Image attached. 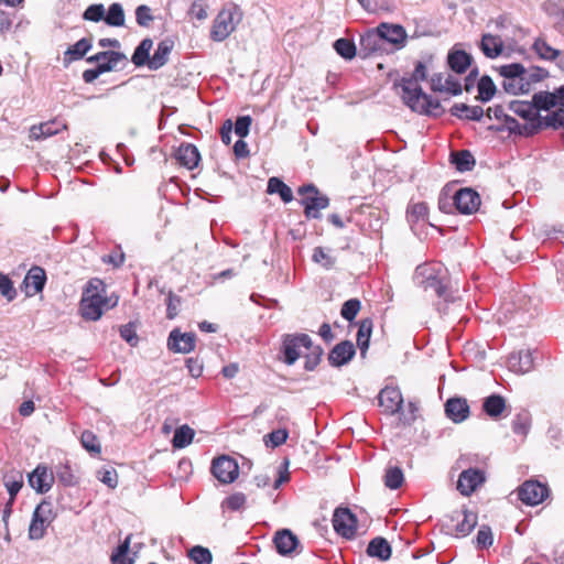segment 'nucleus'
<instances>
[{"mask_svg":"<svg viewBox=\"0 0 564 564\" xmlns=\"http://www.w3.org/2000/svg\"><path fill=\"white\" fill-rule=\"evenodd\" d=\"M451 163L458 172L471 171L476 160L469 150H460L451 153Z\"/></svg>","mask_w":564,"mask_h":564,"instance_id":"nucleus-34","label":"nucleus"},{"mask_svg":"<svg viewBox=\"0 0 564 564\" xmlns=\"http://www.w3.org/2000/svg\"><path fill=\"white\" fill-rule=\"evenodd\" d=\"M252 123V119L250 116H239L236 119L235 126L232 129H235V133L243 139L249 134L250 127Z\"/></svg>","mask_w":564,"mask_h":564,"instance_id":"nucleus-62","label":"nucleus"},{"mask_svg":"<svg viewBox=\"0 0 564 564\" xmlns=\"http://www.w3.org/2000/svg\"><path fill=\"white\" fill-rule=\"evenodd\" d=\"M126 56L122 53L116 51H105L99 52L93 56L87 58L88 63H98L99 64H108L110 66V70L118 65L121 61H123Z\"/></svg>","mask_w":564,"mask_h":564,"instance_id":"nucleus-37","label":"nucleus"},{"mask_svg":"<svg viewBox=\"0 0 564 564\" xmlns=\"http://www.w3.org/2000/svg\"><path fill=\"white\" fill-rule=\"evenodd\" d=\"M188 556L195 564H212L213 560L210 551L200 545L193 546Z\"/></svg>","mask_w":564,"mask_h":564,"instance_id":"nucleus-53","label":"nucleus"},{"mask_svg":"<svg viewBox=\"0 0 564 564\" xmlns=\"http://www.w3.org/2000/svg\"><path fill=\"white\" fill-rule=\"evenodd\" d=\"M312 260L321 264L324 269L330 270L336 263V258L327 252L323 247H316L313 250Z\"/></svg>","mask_w":564,"mask_h":564,"instance_id":"nucleus-50","label":"nucleus"},{"mask_svg":"<svg viewBox=\"0 0 564 564\" xmlns=\"http://www.w3.org/2000/svg\"><path fill=\"white\" fill-rule=\"evenodd\" d=\"M551 127L554 129H558L564 127V109L561 108L556 111L551 112L550 115L542 118V127Z\"/></svg>","mask_w":564,"mask_h":564,"instance_id":"nucleus-58","label":"nucleus"},{"mask_svg":"<svg viewBox=\"0 0 564 564\" xmlns=\"http://www.w3.org/2000/svg\"><path fill=\"white\" fill-rule=\"evenodd\" d=\"M267 192L269 194H279L284 203L293 200L292 189L279 177H270Z\"/></svg>","mask_w":564,"mask_h":564,"instance_id":"nucleus-38","label":"nucleus"},{"mask_svg":"<svg viewBox=\"0 0 564 564\" xmlns=\"http://www.w3.org/2000/svg\"><path fill=\"white\" fill-rule=\"evenodd\" d=\"M404 476L400 467H389L384 475V485L390 489H398L403 484Z\"/></svg>","mask_w":564,"mask_h":564,"instance_id":"nucleus-52","label":"nucleus"},{"mask_svg":"<svg viewBox=\"0 0 564 564\" xmlns=\"http://www.w3.org/2000/svg\"><path fill=\"white\" fill-rule=\"evenodd\" d=\"M429 207L425 203H414L409 205L406 209L408 223L413 228L419 223H425L427 220Z\"/></svg>","mask_w":564,"mask_h":564,"instance_id":"nucleus-36","label":"nucleus"},{"mask_svg":"<svg viewBox=\"0 0 564 564\" xmlns=\"http://www.w3.org/2000/svg\"><path fill=\"white\" fill-rule=\"evenodd\" d=\"M68 130V123L59 118H54L46 122L33 124L30 128L29 139L39 141Z\"/></svg>","mask_w":564,"mask_h":564,"instance_id":"nucleus-15","label":"nucleus"},{"mask_svg":"<svg viewBox=\"0 0 564 564\" xmlns=\"http://www.w3.org/2000/svg\"><path fill=\"white\" fill-rule=\"evenodd\" d=\"M413 280L424 291H433L445 304L457 300L452 290L448 270L441 262H429L416 267Z\"/></svg>","mask_w":564,"mask_h":564,"instance_id":"nucleus-1","label":"nucleus"},{"mask_svg":"<svg viewBox=\"0 0 564 564\" xmlns=\"http://www.w3.org/2000/svg\"><path fill=\"white\" fill-rule=\"evenodd\" d=\"M453 202L456 209L464 215L476 213L481 204L479 194L470 187L458 189L453 195Z\"/></svg>","mask_w":564,"mask_h":564,"instance_id":"nucleus-13","label":"nucleus"},{"mask_svg":"<svg viewBox=\"0 0 564 564\" xmlns=\"http://www.w3.org/2000/svg\"><path fill=\"white\" fill-rule=\"evenodd\" d=\"M449 112L454 117L473 121H480L484 117V109L480 106H468L466 104H454Z\"/></svg>","mask_w":564,"mask_h":564,"instance_id":"nucleus-32","label":"nucleus"},{"mask_svg":"<svg viewBox=\"0 0 564 564\" xmlns=\"http://www.w3.org/2000/svg\"><path fill=\"white\" fill-rule=\"evenodd\" d=\"M210 471L221 484H231L239 475V466L234 458L224 455L213 460Z\"/></svg>","mask_w":564,"mask_h":564,"instance_id":"nucleus-9","label":"nucleus"},{"mask_svg":"<svg viewBox=\"0 0 564 564\" xmlns=\"http://www.w3.org/2000/svg\"><path fill=\"white\" fill-rule=\"evenodd\" d=\"M56 518V512L51 501L43 500L39 503L33 512L29 527V536L31 540L42 539L47 528Z\"/></svg>","mask_w":564,"mask_h":564,"instance_id":"nucleus-6","label":"nucleus"},{"mask_svg":"<svg viewBox=\"0 0 564 564\" xmlns=\"http://www.w3.org/2000/svg\"><path fill=\"white\" fill-rule=\"evenodd\" d=\"M80 443L83 447L95 457L100 456L101 454V445L97 437V435L91 431H84L80 436Z\"/></svg>","mask_w":564,"mask_h":564,"instance_id":"nucleus-45","label":"nucleus"},{"mask_svg":"<svg viewBox=\"0 0 564 564\" xmlns=\"http://www.w3.org/2000/svg\"><path fill=\"white\" fill-rule=\"evenodd\" d=\"M378 26L383 43H391L395 45L397 48L405 46L408 34L402 25L382 22Z\"/></svg>","mask_w":564,"mask_h":564,"instance_id":"nucleus-19","label":"nucleus"},{"mask_svg":"<svg viewBox=\"0 0 564 564\" xmlns=\"http://www.w3.org/2000/svg\"><path fill=\"white\" fill-rule=\"evenodd\" d=\"M118 299L108 296L102 280L90 279L83 291L79 304L80 315L86 321H97L105 311L116 306Z\"/></svg>","mask_w":564,"mask_h":564,"instance_id":"nucleus-2","label":"nucleus"},{"mask_svg":"<svg viewBox=\"0 0 564 564\" xmlns=\"http://www.w3.org/2000/svg\"><path fill=\"white\" fill-rule=\"evenodd\" d=\"M531 426V416L529 412L521 411L512 420L511 427L514 434L525 436Z\"/></svg>","mask_w":564,"mask_h":564,"instance_id":"nucleus-47","label":"nucleus"},{"mask_svg":"<svg viewBox=\"0 0 564 564\" xmlns=\"http://www.w3.org/2000/svg\"><path fill=\"white\" fill-rule=\"evenodd\" d=\"M273 542L279 554L288 555L292 553L299 545V540L295 534L289 529L280 530L275 533Z\"/></svg>","mask_w":564,"mask_h":564,"instance_id":"nucleus-29","label":"nucleus"},{"mask_svg":"<svg viewBox=\"0 0 564 564\" xmlns=\"http://www.w3.org/2000/svg\"><path fill=\"white\" fill-rule=\"evenodd\" d=\"M402 100L419 113L440 116L444 111L438 99L423 93L422 88H413L411 83L405 86Z\"/></svg>","mask_w":564,"mask_h":564,"instance_id":"nucleus-4","label":"nucleus"},{"mask_svg":"<svg viewBox=\"0 0 564 564\" xmlns=\"http://www.w3.org/2000/svg\"><path fill=\"white\" fill-rule=\"evenodd\" d=\"M333 527L337 534L352 539L356 534L357 518L348 508H336L333 514Z\"/></svg>","mask_w":564,"mask_h":564,"instance_id":"nucleus-10","label":"nucleus"},{"mask_svg":"<svg viewBox=\"0 0 564 564\" xmlns=\"http://www.w3.org/2000/svg\"><path fill=\"white\" fill-rule=\"evenodd\" d=\"M196 335L194 333H181L180 329H173L167 338V347L173 352L187 354L194 350Z\"/></svg>","mask_w":564,"mask_h":564,"instance_id":"nucleus-17","label":"nucleus"},{"mask_svg":"<svg viewBox=\"0 0 564 564\" xmlns=\"http://www.w3.org/2000/svg\"><path fill=\"white\" fill-rule=\"evenodd\" d=\"M289 433L285 429L274 430L264 436L267 447L275 448L284 444L288 440Z\"/></svg>","mask_w":564,"mask_h":564,"instance_id":"nucleus-54","label":"nucleus"},{"mask_svg":"<svg viewBox=\"0 0 564 564\" xmlns=\"http://www.w3.org/2000/svg\"><path fill=\"white\" fill-rule=\"evenodd\" d=\"M308 354L305 356L304 368L307 371H313L321 361L323 348L321 346H313L307 349Z\"/></svg>","mask_w":564,"mask_h":564,"instance_id":"nucleus-57","label":"nucleus"},{"mask_svg":"<svg viewBox=\"0 0 564 564\" xmlns=\"http://www.w3.org/2000/svg\"><path fill=\"white\" fill-rule=\"evenodd\" d=\"M427 77V67L423 62H417L411 77H403L400 83L402 94H404L405 86L411 83L413 88H421L419 82L425 80Z\"/></svg>","mask_w":564,"mask_h":564,"instance_id":"nucleus-44","label":"nucleus"},{"mask_svg":"<svg viewBox=\"0 0 564 564\" xmlns=\"http://www.w3.org/2000/svg\"><path fill=\"white\" fill-rule=\"evenodd\" d=\"M194 436V430L188 425L184 424L175 430L172 440V445L175 448H184L193 442Z\"/></svg>","mask_w":564,"mask_h":564,"instance_id":"nucleus-42","label":"nucleus"},{"mask_svg":"<svg viewBox=\"0 0 564 564\" xmlns=\"http://www.w3.org/2000/svg\"><path fill=\"white\" fill-rule=\"evenodd\" d=\"M110 560L112 564L134 563V560L129 556V538L112 552Z\"/></svg>","mask_w":564,"mask_h":564,"instance_id":"nucleus-51","label":"nucleus"},{"mask_svg":"<svg viewBox=\"0 0 564 564\" xmlns=\"http://www.w3.org/2000/svg\"><path fill=\"white\" fill-rule=\"evenodd\" d=\"M532 48L540 58L545 61H554L561 54L558 50L553 48L541 37L534 41Z\"/></svg>","mask_w":564,"mask_h":564,"instance_id":"nucleus-46","label":"nucleus"},{"mask_svg":"<svg viewBox=\"0 0 564 564\" xmlns=\"http://www.w3.org/2000/svg\"><path fill=\"white\" fill-rule=\"evenodd\" d=\"M535 112L549 111L550 109L557 107L555 96L551 91H539L532 96Z\"/></svg>","mask_w":564,"mask_h":564,"instance_id":"nucleus-40","label":"nucleus"},{"mask_svg":"<svg viewBox=\"0 0 564 564\" xmlns=\"http://www.w3.org/2000/svg\"><path fill=\"white\" fill-rule=\"evenodd\" d=\"M383 41L379 32V26L376 30H369L360 36L359 42V55L362 58H367L371 54L382 48Z\"/></svg>","mask_w":564,"mask_h":564,"instance_id":"nucleus-23","label":"nucleus"},{"mask_svg":"<svg viewBox=\"0 0 564 564\" xmlns=\"http://www.w3.org/2000/svg\"><path fill=\"white\" fill-rule=\"evenodd\" d=\"M3 484L10 495V505H13L15 497L23 486V476L19 471L4 475Z\"/></svg>","mask_w":564,"mask_h":564,"instance_id":"nucleus-41","label":"nucleus"},{"mask_svg":"<svg viewBox=\"0 0 564 564\" xmlns=\"http://www.w3.org/2000/svg\"><path fill=\"white\" fill-rule=\"evenodd\" d=\"M356 354L355 346L349 340L337 344L328 354V361L334 367L348 364Z\"/></svg>","mask_w":564,"mask_h":564,"instance_id":"nucleus-22","label":"nucleus"},{"mask_svg":"<svg viewBox=\"0 0 564 564\" xmlns=\"http://www.w3.org/2000/svg\"><path fill=\"white\" fill-rule=\"evenodd\" d=\"M547 495V486L536 480H527L519 487L518 490L519 499L528 506H536L543 502Z\"/></svg>","mask_w":564,"mask_h":564,"instance_id":"nucleus-11","label":"nucleus"},{"mask_svg":"<svg viewBox=\"0 0 564 564\" xmlns=\"http://www.w3.org/2000/svg\"><path fill=\"white\" fill-rule=\"evenodd\" d=\"M366 552L370 557L388 561L391 557L392 549L384 538L377 536L369 542Z\"/></svg>","mask_w":564,"mask_h":564,"instance_id":"nucleus-31","label":"nucleus"},{"mask_svg":"<svg viewBox=\"0 0 564 564\" xmlns=\"http://www.w3.org/2000/svg\"><path fill=\"white\" fill-rule=\"evenodd\" d=\"M105 7L101 3L90 4L84 12L83 18L86 21L99 22L105 21Z\"/></svg>","mask_w":564,"mask_h":564,"instance_id":"nucleus-59","label":"nucleus"},{"mask_svg":"<svg viewBox=\"0 0 564 564\" xmlns=\"http://www.w3.org/2000/svg\"><path fill=\"white\" fill-rule=\"evenodd\" d=\"M98 479L109 488H116L118 485V474L113 468L99 470Z\"/></svg>","mask_w":564,"mask_h":564,"instance_id":"nucleus-64","label":"nucleus"},{"mask_svg":"<svg viewBox=\"0 0 564 564\" xmlns=\"http://www.w3.org/2000/svg\"><path fill=\"white\" fill-rule=\"evenodd\" d=\"M246 501L247 497L245 494L236 492L224 500L223 507H226L231 511H239L245 507Z\"/></svg>","mask_w":564,"mask_h":564,"instance_id":"nucleus-60","label":"nucleus"},{"mask_svg":"<svg viewBox=\"0 0 564 564\" xmlns=\"http://www.w3.org/2000/svg\"><path fill=\"white\" fill-rule=\"evenodd\" d=\"M372 332V321L370 318H364L359 323L357 333V345L360 349V355L364 357L369 347L370 336Z\"/></svg>","mask_w":564,"mask_h":564,"instance_id":"nucleus-35","label":"nucleus"},{"mask_svg":"<svg viewBox=\"0 0 564 564\" xmlns=\"http://www.w3.org/2000/svg\"><path fill=\"white\" fill-rule=\"evenodd\" d=\"M29 482L37 492H47L54 482L52 471L46 467L39 465L29 476Z\"/></svg>","mask_w":564,"mask_h":564,"instance_id":"nucleus-21","label":"nucleus"},{"mask_svg":"<svg viewBox=\"0 0 564 564\" xmlns=\"http://www.w3.org/2000/svg\"><path fill=\"white\" fill-rule=\"evenodd\" d=\"M508 368L516 373H525L533 368V356L530 350L512 352L507 359Z\"/></svg>","mask_w":564,"mask_h":564,"instance_id":"nucleus-26","label":"nucleus"},{"mask_svg":"<svg viewBox=\"0 0 564 564\" xmlns=\"http://www.w3.org/2000/svg\"><path fill=\"white\" fill-rule=\"evenodd\" d=\"M499 74L503 77L502 88L510 95L528 94L529 86L523 82V65L520 63H512L499 67Z\"/></svg>","mask_w":564,"mask_h":564,"instance_id":"nucleus-7","label":"nucleus"},{"mask_svg":"<svg viewBox=\"0 0 564 564\" xmlns=\"http://www.w3.org/2000/svg\"><path fill=\"white\" fill-rule=\"evenodd\" d=\"M481 51L489 58H495L502 52V42L498 36L485 34L481 39Z\"/></svg>","mask_w":564,"mask_h":564,"instance_id":"nucleus-39","label":"nucleus"},{"mask_svg":"<svg viewBox=\"0 0 564 564\" xmlns=\"http://www.w3.org/2000/svg\"><path fill=\"white\" fill-rule=\"evenodd\" d=\"M242 18L243 12L237 3H226L213 22L210 39L215 42L225 41L236 30Z\"/></svg>","mask_w":564,"mask_h":564,"instance_id":"nucleus-3","label":"nucleus"},{"mask_svg":"<svg viewBox=\"0 0 564 564\" xmlns=\"http://www.w3.org/2000/svg\"><path fill=\"white\" fill-rule=\"evenodd\" d=\"M46 282V273L45 270L41 267L34 265L32 267L24 280L23 284L25 286V292L28 295H35L42 292Z\"/></svg>","mask_w":564,"mask_h":564,"instance_id":"nucleus-24","label":"nucleus"},{"mask_svg":"<svg viewBox=\"0 0 564 564\" xmlns=\"http://www.w3.org/2000/svg\"><path fill=\"white\" fill-rule=\"evenodd\" d=\"M176 159L181 165L188 170H193L198 165L200 155L198 149L194 144L184 143L178 148Z\"/></svg>","mask_w":564,"mask_h":564,"instance_id":"nucleus-30","label":"nucleus"},{"mask_svg":"<svg viewBox=\"0 0 564 564\" xmlns=\"http://www.w3.org/2000/svg\"><path fill=\"white\" fill-rule=\"evenodd\" d=\"M361 303L358 299H350L346 301L340 310V315L344 319L351 322L360 311Z\"/></svg>","mask_w":564,"mask_h":564,"instance_id":"nucleus-56","label":"nucleus"},{"mask_svg":"<svg viewBox=\"0 0 564 564\" xmlns=\"http://www.w3.org/2000/svg\"><path fill=\"white\" fill-rule=\"evenodd\" d=\"M549 73L544 68L535 67L530 70L525 69L523 66V74L521 76L523 77V82H527L529 86V91L531 90V85L539 83L543 80L545 77H547Z\"/></svg>","mask_w":564,"mask_h":564,"instance_id":"nucleus-55","label":"nucleus"},{"mask_svg":"<svg viewBox=\"0 0 564 564\" xmlns=\"http://www.w3.org/2000/svg\"><path fill=\"white\" fill-rule=\"evenodd\" d=\"M174 45L175 42L171 37H165L160 41L155 51L152 54H148L143 66H147L151 70H156L163 67L167 63Z\"/></svg>","mask_w":564,"mask_h":564,"instance_id":"nucleus-16","label":"nucleus"},{"mask_svg":"<svg viewBox=\"0 0 564 564\" xmlns=\"http://www.w3.org/2000/svg\"><path fill=\"white\" fill-rule=\"evenodd\" d=\"M333 47L336 53L345 59H352L357 54L355 43L345 37L336 40Z\"/></svg>","mask_w":564,"mask_h":564,"instance_id":"nucleus-48","label":"nucleus"},{"mask_svg":"<svg viewBox=\"0 0 564 564\" xmlns=\"http://www.w3.org/2000/svg\"><path fill=\"white\" fill-rule=\"evenodd\" d=\"M142 10H143V28L149 26L150 22H154L158 28L159 34L161 35L165 31L163 19L161 17L153 15L151 13V11H152L151 8L145 4H143Z\"/></svg>","mask_w":564,"mask_h":564,"instance_id":"nucleus-63","label":"nucleus"},{"mask_svg":"<svg viewBox=\"0 0 564 564\" xmlns=\"http://www.w3.org/2000/svg\"><path fill=\"white\" fill-rule=\"evenodd\" d=\"M496 85L490 76L484 75L478 82V96L476 97L481 102L490 101L496 94Z\"/></svg>","mask_w":564,"mask_h":564,"instance_id":"nucleus-43","label":"nucleus"},{"mask_svg":"<svg viewBox=\"0 0 564 564\" xmlns=\"http://www.w3.org/2000/svg\"><path fill=\"white\" fill-rule=\"evenodd\" d=\"M506 408V399L502 395L496 393L485 398L482 402L484 412L492 419L499 417Z\"/></svg>","mask_w":564,"mask_h":564,"instance_id":"nucleus-33","label":"nucleus"},{"mask_svg":"<svg viewBox=\"0 0 564 564\" xmlns=\"http://www.w3.org/2000/svg\"><path fill=\"white\" fill-rule=\"evenodd\" d=\"M509 109L530 122V131L528 134H533L542 128V117L535 112L533 100H512L509 104Z\"/></svg>","mask_w":564,"mask_h":564,"instance_id":"nucleus-14","label":"nucleus"},{"mask_svg":"<svg viewBox=\"0 0 564 564\" xmlns=\"http://www.w3.org/2000/svg\"><path fill=\"white\" fill-rule=\"evenodd\" d=\"M301 347H304L305 349H310L312 347V339L308 335H284L282 340L283 361L289 366L294 365L300 357Z\"/></svg>","mask_w":564,"mask_h":564,"instance_id":"nucleus-8","label":"nucleus"},{"mask_svg":"<svg viewBox=\"0 0 564 564\" xmlns=\"http://www.w3.org/2000/svg\"><path fill=\"white\" fill-rule=\"evenodd\" d=\"M448 519L447 528L453 529L456 535L460 536L469 534L477 524V514L467 509L453 511Z\"/></svg>","mask_w":564,"mask_h":564,"instance_id":"nucleus-12","label":"nucleus"},{"mask_svg":"<svg viewBox=\"0 0 564 564\" xmlns=\"http://www.w3.org/2000/svg\"><path fill=\"white\" fill-rule=\"evenodd\" d=\"M379 405L384 409L388 414H394L400 411L403 398L398 388L386 387L378 395Z\"/></svg>","mask_w":564,"mask_h":564,"instance_id":"nucleus-20","label":"nucleus"},{"mask_svg":"<svg viewBox=\"0 0 564 564\" xmlns=\"http://www.w3.org/2000/svg\"><path fill=\"white\" fill-rule=\"evenodd\" d=\"M494 541L491 529L487 525L480 527L476 535V544L478 549H487L491 546Z\"/></svg>","mask_w":564,"mask_h":564,"instance_id":"nucleus-61","label":"nucleus"},{"mask_svg":"<svg viewBox=\"0 0 564 564\" xmlns=\"http://www.w3.org/2000/svg\"><path fill=\"white\" fill-rule=\"evenodd\" d=\"M473 57L464 50L454 46L447 55V65L456 74L465 73L471 65Z\"/></svg>","mask_w":564,"mask_h":564,"instance_id":"nucleus-27","label":"nucleus"},{"mask_svg":"<svg viewBox=\"0 0 564 564\" xmlns=\"http://www.w3.org/2000/svg\"><path fill=\"white\" fill-rule=\"evenodd\" d=\"M300 204L304 206V215L307 219H319L321 210L329 206V198L322 194L314 184H305L299 187Z\"/></svg>","mask_w":564,"mask_h":564,"instance_id":"nucleus-5","label":"nucleus"},{"mask_svg":"<svg viewBox=\"0 0 564 564\" xmlns=\"http://www.w3.org/2000/svg\"><path fill=\"white\" fill-rule=\"evenodd\" d=\"M105 22L110 26H122L124 24V12L120 3H112L107 13H105Z\"/></svg>","mask_w":564,"mask_h":564,"instance_id":"nucleus-49","label":"nucleus"},{"mask_svg":"<svg viewBox=\"0 0 564 564\" xmlns=\"http://www.w3.org/2000/svg\"><path fill=\"white\" fill-rule=\"evenodd\" d=\"M91 40L83 37L70 45L63 54V65L68 67L72 63L82 59L91 48Z\"/></svg>","mask_w":564,"mask_h":564,"instance_id":"nucleus-28","label":"nucleus"},{"mask_svg":"<svg viewBox=\"0 0 564 564\" xmlns=\"http://www.w3.org/2000/svg\"><path fill=\"white\" fill-rule=\"evenodd\" d=\"M445 413L454 423H462L469 416V405L464 398H451L445 403Z\"/></svg>","mask_w":564,"mask_h":564,"instance_id":"nucleus-25","label":"nucleus"},{"mask_svg":"<svg viewBox=\"0 0 564 564\" xmlns=\"http://www.w3.org/2000/svg\"><path fill=\"white\" fill-rule=\"evenodd\" d=\"M485 481V475L481 470L476 468H469L464 471L458 477L457 489L464 496H469L473 494L478 486H480Z\"/></svg>","mask_w":564,"mask_h":564,"instance_id":"nucleus-18","label":"nucleus"}]
</instances>
